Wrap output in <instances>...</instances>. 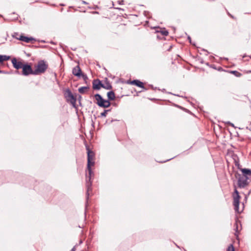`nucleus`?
Wrapping results in <instances>:
<instances>
[{
  "mask_svg": "<svg viewBox=\"0 0 251 251\" xmlns=\"http://www.w3.org/2000/svg\"><path fill=\"white\" fill-rule=\"evenodd\" d=\"M75 251V246H74L71 250V251Z\"/></svg>",
  "mask_w": 251,
  "mask_h": 251,
  "instance_id": "25",
  "label": "nucleus"
},
{
  "mask_svg": "<svg viewBox=\"0 0 251 251\" xmlns=\"http://www.w3.org/2000/svg\"><path fill=\"white\" fill-rule=\"evenodd\" d=\"M234 193H235L236 195L233 196V204L234 206V210L235 212H239V205L240 197L239 195V192H238L236 189H235Z\"/></svg>",
  "mask_w": 251,
  "mask_h": 251,
  "instance_id": "6",
  "label": "nucleus"
},
{
  "mask_svg": "<svg viewBox=\"0 0 251 251\" xmlns=\"http://www.w3.org/2000/svg\"><path fill=\"white\" fill-rule=\"evenodd\" d=\"M87 151V169L89 173V176H86V199L87 201L86 203V207L87 206L88 200L89 196V191L91 190L92 182L90 181L91 175L93 174L91 168V166L94 165V162L93 161L94 157V153L93 151L89 150L88 147H86Z\"/></svg>",
  "mask_w": 251,
  "mask_h": 251,
  "instance_id": "1",
  "label": "nucleus"
},
{
  "mask_svg": "<svg viewBox=\"0 0 251 251\" xmlns=\"http://www.w3.org/2000/svg\"><path fill=\"white\" fill-rule=\"evenodd\" d=\"M228 14L230 15L231 17L233 18V17L232 15H231L229 13H228Z\"/></svg>",
  "mask_w": 251,
  "mask_h": 251,
  "instance_id": "34",
  "label": "nucleus"
},
{
  "mask_svg": "<svg viewBox=\"0 0 251 251\" xmlns=\"http://www.w3.org/2000/svg\"><path fill=\"white\" fill-rule=\"evenodd\" d=\"M102 88H104L106 90H111L112 89V86L111 85L110 81L107 78H105L104 80V83H103Z\"/></svg>",
  "mask_w": 251,
  "mask_h": 251,
  "instance_id": "11",
  "label": "nucleus"
},
{
  "mask_svg": "<svg viewBox=\"0 0 251 251\" xmlns=\"http://www.w3.org/2000/svg\"><path fill=\"white\" fill-rule=\"evenodd\" d=\"M251 193V190L249 191L247 195L249 196Z\"/></svg>",
  "mask_w": 251,
  "mask_h": 251,
  "instance_id": "31",
  "label": "nucleus"
},
{
  "mask_svg": "<svg viewBox=\"0 0 251 251\" xmlns=\"http://www.w3.org/2000/svg\"><path fill=\"white\" fill-rule=\"evenodd\" d=\"M97 101V104L101 107L107 108L110 106V102L109 100H105L102 98L100 95L96 94L94 96Z\"/></svg>",
  "mask_w": 251,
  "mask_h": 251,
  "instance_id": "4",
  "label": "nucleus"
},
{
  "mask_svg": "<svg viewBox=\"0 0 251 251\" xmlns=\"http://www.w3.org/2000/svg\"><path fill=\"white\" fill-rule=\"evenodd\" d=\"M225 123L227 125H230V123H231V122L227 121V122H226Z\"/></svg>",
  "mask_w": 251,
  "mask_h": 251,
  "instance_id": "26",
  "label": "nucleus"
},
{
  "mask_svg": "<svg viewBox=\"0 0 251 251\" xmlns=\"http://www.w3.org/2000/svg\"><path fill=\"white\" fill-rule=\"evenodd\" d=\"M73 74L77 77H80L82 75L81 69L79 65H77L73 68L72 71Z\"/></svg>",
  "mask_w": 251,
  "mask_h": 251,
  "instance_id": "10",
  "label": "nucleus"
},
{
  "mask_svg": "<svg viewBox=\"0 0 251 251\" xmlns=\"http://www.w3.org/2000/svg\"><path fill=\"white\" fill-rule=\"evenodd\" d=\"M110 110H104V111L100 113L101 117H106L108 112L110 111Z\"/></svg>",
  "mask_w": 251,
  "mask_h": 251,
  "instance_id": "19",
  "label": "nucleus"
},
{
  "mask_svg": "<svg viewBox=\"0 0 251 251\" xmlns=\"http://www.w3.org/2000/svg\"><path fill=\"white\" fill-rule=\"evenodd\" d=\"M64 97L68 102H70L74 107L76 108V99L73 95L69 89H67L65 91Z\"/></svg>",
  "mask_w": 251,
  "mask_h": 251,
  "instance_id": "3",
  "label": "nucleus"
},
{
  "mask_svg": "<svg viewBox=\"0 0 251 251\" xmlns=\"http://www.w3.org/2000/svg\"><path fill=\"white\" fill-rule=\"evenodd\" d=\"M150 86L151 88L152 89L154 90L155 89V88H154V87L153 86V85H150Z\"/></svg>",
  "mask_w": 251,
  "mask_h": 251,
  "instance_id": "28",
  "label": "nucleus"
},
{
  "mask_svg": "<svg viewBox=\"0 0 251 251\" xmlns=\"http://www.w3.org/2000/svg\"><path fill=\"white\" fill-rule=\"evenodd\" d=\"M232 73L234 74H235V73H237L236 71H232Z\"/></svg>",
  "mask_w": 251,
  "mask_h": 251,
  "instance_id": "32",
  "label": "nucleus"
},
{
  "mask_svg": "<svg viewBox=\"0 0 251 251\" xmlns=\"http://www.w3.org/2000/svg\"><path fill=\"white\" fill-rule=\"evenodd\" d=\"M114 120H111L110 123H112Z\"/></svg>",
  "mask_w": 251,
  "mask_h": 251,
  "instance_id": "36",
  "label": "nucleus"
},
{
  "mask_svg": "<svg viewBox=\"0 0 251 251\" xmlns=\"http://www.w3.org/2000/svg\"><path fill=\"white\" fill-rule=\"evenodd\" d=\"M82 3H83V4H87V2H86V1H84V0H82Z\"/></svg>",
  "mask_w": 251,
  "mask_h": 251,
  "instance_id": "29",
  "label": "nucleus"
},
{
  "mask_svg": "<svg viewBox=\"0 0 251 251\" xmlns=\"http://www.w3.org/2000/svg\"><path fill=\"white\" fill-rule=\"evenodd\" d=\"M2 73V72H1V70H0V73Z\"/></svg>",
  "mask_w": 251,
  "mask_h": 251,
  "instance_id": "37",
  "label": "nucleus"
},
{
  "mask_svg": "<svg viewBox=\"0 0 251 251\" xmlns=\"http://www.w3.org/2000/svg\"><path fill=\"white\" fill-rule=\"evenodd\" d=\"M1 72H2V73H1L0 74H6L7 73L3 71H1Z\"/></svg>",
  "mask_w": 251,
  "mask_h": 251,
  "instance_id": "30",
  "label": "nucleus"
},
{
  "mask_svg": "<svg viewBox=\"0 0 251 251\" xmlns=\"http://www.w3.org/2000/svg\"><path fill=\"white\" fill-rule=\"evenodd\" d=\"M235 226H236V232L235 233V235L237 237L238 236V222L237 221L236 222L235 224Z\"/></svg>",
  "mask_w": 251,
  "mask_h": 251,
  "instance_id": "20",
  "label": "nucleus"
},
{
  "mask_svg": "<svg viewBox=\"0 0 251 251\" xmlns=\"http://www.w3.org/2000/svg\"><path fill=\"white\" fill-rule=\"evenodd\" d=\"M107 96L109 100H114L115 99V93L113 91H109L107 93Z\"/></svg>",
  "mask_w": 251,
  "mask_h": 251,
  "instance_id": "15",
  "label": "nucleus"
},
{
  "mask_svg": "<svg viewBox=\"0 0 251 251\" xmlns=\"http://www.w3.org/2000/svg\"><path fill=\"white\" fill-rule=\"evenodd\" d=\"M81 76L82 77L83 79L84 80H86L88 79V77L85 74H83L82 73V75H81Z\"/></svg>",
  "mask_w": 251,
  "mask_h": 251,
  "instance_id": "22",
  "label": "nucleus"
},
{
  "mask_svg": "<svg viewBox=\"0 0 251 251\" xmlns=\"http://www.w3.org/2000/svg\"><path fill=\"white\" fill-rule=\"evenodd\" d=\"M248 176H240L238 180V186L240 188H243L248 185Z\"/></svg>",
  "mask_w": 251,
  "mask_h": 251,
  "instance_id": "5",
  "label": "nucleus"
},
{
  "mask_svg": "<svg viewBox=\"0 0 251 251\" xmlns=\"http://www.w3.org/2000/svg\"><path fill=\"white\" fill-rule=\"evenodd\" d=\"M160 32L163 35H164V36H167L168 35V31L166 30H161L160 31Z\"/></svg>",
  "mask_w": 251,
  "mask_h": 251,
  "instance_id": "21",
  "label": "nucleus"
},
{
  "mask_svg": "<svg viewBox=\"0 0 251 251\" xmlns=\"http://www.w3.org/2000/svg\"><path fill=\"white\" fill-rule=\"evenodd\" d=\"M10 59V56L6 55H0V63H2L4 61Z\"/></svg>",
  "mask_w": 251,
  "mask_h": 251,
  "instance_id": "16",
  "label": "nucleus"
},
{
  "mask_svg": "<svg viewBox=\"0 0 251 251\" xmlns=\"http://www.w3.org/2000/svg\"><path fill=\"white\" fill-rule=\"evenodd\" d=\"M17 38L21 41L25 42L26 43H29L31 41L34 40L32 37H28L23 35H21L19 38Z\"/></svg>",
  "mask_w": 251,
  "mask_h": 251,
  "instance_id": "13",
  "label": "nucleus"
},
{
  "mask_svg": "<svg viewBox=\"0 0 251 251\" xmlns=\"http://www.w3.org/2000/svg\"><path fill=\"white\" fill-rule=\"evenodd\" d=\"M246 128L249 129L250 130H251V128H249L248 127H247Z\"/></svg>",
  "mask_w": 251,
  "mask_h": 251,
  "instance_id": "33",
  "label": "nucleus"
},
{
  "mask_svg": "<svg viewBox=\"0 0 251 251\" xmlns=\"http://www.w3.org/2000/svg\"><path fill=\"white\" fill-rule=\"evenodd\" d=\"M130 83L132 84L135 85L140 88H142L144 89L145 90H147V89H146L144 87L143 83L139 80H137V79L133 80L132 81H131Z\"/></svg>",
  "mask_w": 251,
  "mask_h": 251,
  "instance_id": "12",
  "label": "nucleus"
},
{
  "mask_svg": "<svg viewBox=\"0 0 251 251\" xmlns=\"http://www.w3.org/2000/svg\"><path fill=\"white\" fill-rule=\"evenodd\" d=\"M226 251H235L234 248L232 244H230L227 248Z\"/></svg>",
  "mask_w": 251,
  "mask_h": 251,
  "instance_id": "18",
  "label": "nucleus"
},
{
  "mask_svg": "<svg viewBox=\"0 0 251 251\" xmlns=\"http://www.w3.org/2000/svg\"><path fill=\"white\" fill-rule=\"evenodd\" d=\"M118 2L119 3V4H124V0H119L118 1Z\"/></svg>",
  "mask_w": 251,
  "mask_h": 251,
  "instance_id": "23",
  "label": "nucleus"
},
{
  "mask_svg": "<svg viewBox=\"0 0 251 251\" xmlns=\"http://www.w3.org/2000/svg\"><path fill=\"white\" fill-rule=\"evenodd\" d=\"M188 39L189 40V42L191 43V37L190 36L188 37Z\"/></svg>",
  "mask_w": 251,
  "mask_h": 251,
  "instance_id": "27",
  "label": "nucleus"
},
{
  "mask_svg": "<svg viewBox=\"0 0 251 251\" xmlns=\"http://www.w3.org/2000/svg\"><path fill=\"white\" fill-rule=\"evenodd\" d=\"M250 124L251 125V123H250Z\"/></svg>",
  "mask_w": 251,
  "mask_h": 251,
  "instance_id": "38",
  "label": "nucleus"
},
{
  "mask_svg": "<svg viewBox=\"0 0 251 251\" xmlns=\"http://www.w3.org/2000/svg\"><path fill=\"white\" fill-rule=\"evenodd\" d=\"M229 126H232V127H234V128H236V127H235V126H234V124H232V123H230V125H229Z\"/></svg>",
  "mask_w": 251,
  "mask_h": 251,
  "instance_id": "24",
  "label": "nucleus"
},
{
  "mask_svg": "<svg viewBox=\"0 0 251 251\" xmlns=\"http://www.w3.org/2000/svg\"><path fill=\"white\" fill-rule=\"evenodd\" d=\"M22 75H28L30 74L34 75V70L32 69L31 67L28 64H24L22 67Z\"/></svg>",
  "mask_w": 251,
  "mask_h": 251,
  "instance_id": "7",
  "label": "nucleus"
},
{
  "mask_svg": "<svg viewBox=\"0 0 251 251\" xmlns=\"http://www.w3.org/2000/svg\"><path fill=\"white\" fill-rule=\"evenodd\" d=\"M103 85V83H101V81L97 79H95L93 81V88L94 90H100L102 86Z\"/></svg>",
  "mask_w": 251,
  "mask_h": 251,
  "instance_id": "9",
  "label": "nucleus"
},
{
  "mask_svg": "<svg viewBox=\"0 0 251 251\" xmlns=\"http://www.w3.org/2000/svg\"><path fill=\"white\" fill-rule=\"evenodd\" d=\"M89 89L88 86L81 87L78 88V91L81 94H84L86 90Z\"/></svg>",
  "mask_w": 251,
  "mask_h": 251,
  "instance_id": "17",
  "label": "nucleus"
},
{
  "mask_svg": "<svg viewBox=\"0 0 251 251\" xmlns=\"http://www.w3.org/2000/svg\"><path fill=\"white\" fill-rule=\"evenodd\" d=\"M241 171L243 173L242 176H251V170L245 168L242 169Z\"/></svg>",
  "mask_w": 251,
  "mask_h": 251,
  "instance_id": "14",
  "label": "nucleus"
},
{
  "mask_svg": "<svg viewBox=\"0 0 251 251\" xmlns=\"http://www.w3.org/2000/svg\"><path fill=\"white\" fill-rule=\"evenodd\" d=\"M11 62L13 67L17 70L22 68L24 65L21 61H18L16 58H13L11 60Z\"/></svg>",
  "mask_w": 251,
  "mask_h": 251,
  "instance_id": "8",
  "label": "nucleus"
},
{
  "mask_svg": "<svg viewBox=\"0 0 251 251\" xmlns=\"http://www.w3.org/2000/svg\"><path fill=\"white\" fill-rule=\"evenodd\" d=\"M165 90V89H163L162 91L163 92H164Z\"/></svg>",
  "mask_w": 251,
  "mask_h": 251,
  "instance_id": "35",
  "label": "nucleus"
},
{
  "mask_svg": "<svg viewBox=\"0 0 251 251\" xmlns=\"http://www.w3.org/2000/svg\"><path fill=\"white\" fill-rule=\"evenodd\" d=\"M48 65L44 60L38 61L36 68L34 70V75L43 74L48 69Z\"/></svg>",
  "mask_w": 251,
  "mask_h": 251,
  "instance_id": "2",
  "label": "nucleus"
}]
</instances>
